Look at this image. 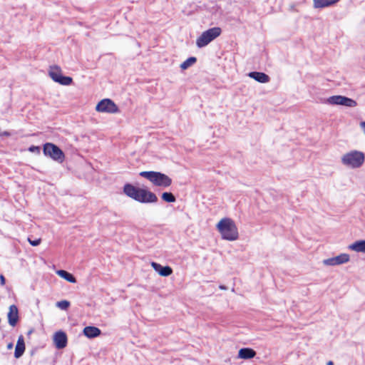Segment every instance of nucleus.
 Segmentation results:
<instances>
[{
  "label": "nucleus",
  "instance_id": "f257e3e1",
  "mask_svg": "<svg viewBox=\"0 0 365 365\" xmlns=\"http://www.w3.org/2000/svg\"><path fill=\"white\" fill-rule=\"evenodd\" d=\"M215 228L222 240L235 242L240 238V232L236 222L231 217H224L219 220Z\"/></svg>",
  "mask_w": 365,
  "mask_h": 365
},
{
  "label": "nucleus",
  "instance_id": "f03ea898",
  "mask_svg": "<svg viewBox=\"0 0 365 365\" xmlns=\"http://www.w3.org/2000/svg\"><path fill=\"white\" fill-rule=\"evenodd\" d=\"M123 192L126 196L140 203L158 202V197L153 192L146 188L137 187L129 183L123 186Z\"/></svg>",
  "mask_w": 365,
  "mask_h": 365
},
{
  "label": "nucleus",
  "instance_id": "7ed1b4c3",
  "mask_svg": "<svg viewBox=\"0 0 365 365\" xmlns=\"http://www.w3.org/2000/svg\"><path fill=\"white\" fill-rule=\"evenodd\" d=\"M365 163V153L358 150H350L341 156V163L350 170L361 168Z\"/></svg>",
  "mask_w": 365,
  "mask_h": 365
},
{
  "label": "nucleus",
  "instance_id": "20e7f679",
  "mask_svg": "<svg viewBox=\"0 0 365 365\" xmlns=\"http://www.w3.org/2000/svg\"><path fill=\"white\" fill-rule=\"evenodd\" d=\"M140 176L148 180L153 185L161 187H168L172 184V179L167 175L155 171H142Z\"/></svg>",
  "mask_w": 365,
  "mask_h": 365
},
{
  "label": "nucleus",
  "instance_id": "39448f33",
  "mask_svg": "<svg viewBox=\"0 0 365 365\" xmlns=\"http://www.w3.org/2000/svg\"><path fill=\"white\" fill-rule=\"evenodd\" d=\"M222 29L220 27H212L203 31L196 39V46L203 48L220 36Z\"/></svg>",
  "mask_w": 365,
  "mask_h": 365
},
{
  "label": "nucleus",
  "instance_id": "423d86ee",
  "mask_svg": "<svg viewBox=\"0 0 365 365\" xmlns=\"http://www.w3.org/2000/svg\"><path fill=\"white\" fill-rule=\"evenodd\" d=\"M95 110L98 113L111 115L120 113L118 106L110 98H103L99 101L95 106Z\"/></svg>",
  "mask_w": 365,
  "mask_h": 365
},
{
  "label": "nucleus",
  "instance_id": "0eeeda50",
  "mask_svg": "<svg viewBox=\"0 0 365 365\" xmlns=\"http://www.w3.org/2000/svg\"><path fill=\"white\" fill-rule=\"evenodd\" d=\"M324 103L329 106H341L347 108H355L357 102L344 96L335 95L324 99Z\"/></svg>",
  "mask_w": 365,
  "mask_h": 365
},
{
  "label": "nucleus",
  "instance_id": "6e6552de",
  "mask_svg": "<svg viewBox=\"0 0 365 365\" xmlns=\"http://www.w3.org/2000/svg\"><path fill=\"white\" fill-rule=\"evenodd\" d=\"M48 73L54 82L62 86H70L73 83V78L69 76H64L61 68L58 66H50Z\"/></svg>",
  "mask_w": 365,
  "mask_h": 365
},
{
  "label": "nucleus",
  "instance_id": "1a4fd4ad",
  "mask_svg": "<svg viewBox=\"0 0 365 365\" xmlns=\"http://www.w3.org/2000/svg\"><path fill=\"white\" fill-rule=\"evenodd\" d=\"M43 151L46 156L51 158L56 162L63 163L65 160V155L63 152L53 143H45L43 145Z\"/></svg>",
  "mask_w": 365,
  "mask_h": 365
},
{
  "label": "nucleus",
  "instance_id": "9d476101",
  "mask_svg": "<svg viewBox=\"0 0 365 365\" xmlns=\"http://www.w3.org/2000/svg\"><path fill=\"white\" fill-rule=\"evenodd\" d=\"M350 261V255L347 253H341L337 256L325 259L322 261L324 266L336 267L346 264Z\"/></svg>",
  "mask_w": 365,
  "mask_h": 365
},
{
  "label": "nucleus",
  "instance_id": "9b49d317",
  "mask_svg": "<svg viewBox=\"0 0 365 365\" xmlns=\"http://www.w3.org/2000/svg\"><path fill=\"white\" fill-rule=\"evenodd\" d=\"M53 344L56 349H62L67 346L68 338L63 331H58L53 336Z\"/></svg>",
  "mask_w": 365,
  "mask_h": 365
},
{
  "label": "nucleus",
  "instance_id": "f8f14e48",
  "mask_svg": "<svg viewBox=\"0 0 365 365\" xmlns=\"http://www.w3.org/2000/svg\"><path fill=\"white\" fill-rule=\"evenodd\" d=\"M153 269L162 277H168L173 273V269L169 266H162L159 263L152 262L150 263Z\"/></svg>",
  "mask_w": 365,
  "mask_h": 365
},
{
  "label": "nucleus",
  "instance_id": "ddd939ff",
  "mask_svg": "<svg viewBox=\"0 0 365 365\" xmlns=\"http://www.w3.org/2000/svg\"><path fill=\"white\" fill-rule=\"evenodd\" d=\"M9 324L11 327H15L19 321V310L16 305H11L7 314Z\"/></svg>",
  "mask_w": 365,
  "mask_h": 365
},
{
  "label": "nucleus",
  "instance_id": "4468645a",
  "mask_svg": "<svg viewBox=\"0 0 365 365\" xmlns=\"http://www.w3.org/2000/svg\"><path fill=\"white\" fill-rule=\"evenodd\" d=\"M348 249L357 253L365 254V240L354 241L348 245Z\"/></svg>",
  "mask_w": 365,
  "mask_h": 365
},
{
  "label": "nucleus",
  "instance_id": "2eb2a0df",
  "mask_svg": "<svg viewBox=\"0 0 365 365\" xmlns=\"http://www.w3.org/2000/svg\"><path fill=\"white\" fill-rule=\"evenodd\" d=\"M255 356L256 351L251 348H242L237 354V358L244 360L253 359Z\"/></svg>",
  "mask_w": 365,
  "mask_h": 365
},
{
  "label": "nucleus",
  "instance_id": "dca6fc26",
  "mask_svg": "<svg viewBox=\"0 0 365 365\" xmlns=\"http://www.w3.org/2000/svg\"><path fill=\"white\" fill-rule=\"evenodd\" d=\"M26 349L24 339L22 335L19 336L16 344L14 356L16 359L20 358L24 353Z\"/></svg>",
  "mask_w": 365,
  "mask_h": 365
},
{
  "label": "nucleus",
  "instance_id": "f3484780",
  "mask_svg": "<svg viewBox=\"0 0 365 365\" xmlns=\"http://www.w3.org/2000/svg\"><path fill=\"white\" fill-rule=\"evenodd\" d=\"M248 76L261 83H266L270 81L269 76L262 72H250L248 73Z\"/></svg>",
  "mask_w": 365,
  "mask_h": 365
},
{
  "label": "nucleus",
  "instance_id": "a211bd4d",
  "mask_svg": "<svg viewBox=\"0 0 365 365\" xmlns=\"http://www.w3.org/2000/svg\"><path fill=\"white\" fill-rule=\"evenodd\" d=\"M83 333L86 337L92 339L99 336L101 331L96 327L88 326L83 329Z\"/></svg>",
  "mask_w": 365,
  "mask_h": 365
},
{
  "label": "nucleus",
  "instance_id": "6ab92c4d",
  "mask_svg": "<svg viewBox=\"0 0 365 365\" xmlns=\"http://www.w3.org/2000/svg\"><path fill=\"white\" fill-rule=\"evenodd\" d=\"M339 0H313L314 6L317 9L324 8L327 6H330L336 3H337Z\"/></svg>",
  "mask_w": 365,
  "mask_h": 365
},
{
  "label": "nucleus",
  "instance_id": "aec40b11",
  "mask_svg": "<svg viewBox=\"0 0 365 365\" xmlns=\"http://www.w3.org/2000/svg\"><path fill=\"white\" fill-rule=\"evenodd\" d=\"M56 273L61 278L64 279L67 282L70 283H76V279L75 277L69 273L68 272L63 269H59L56 272Z\"/></svg>",
  "mask_w": 365,
  "mask_h": 365
},
{
  "label": "nucleus",
  "instance_id": "412c9836",
  "mask_svg": "<svg viewBox=\"0 0 365 365\" xmlns=\"http://www.w3.org/2000/svg\"><path fill=\"white\" fill-rule=\"evenodd\" d=\"M196 61L197 58L195 57H190L180 64V68L182 70H186L193 66Z\"/></svg>",
  "mask_w": 365,
  "mask_h": 365
},
{
  "label": "nucleus",
  "instance_id": "4be33fe9",
  "mask_svg": "<svg viewBox=\"0 0 365 365\" xmlns=\"http://www.w3.org/2000/svg\"><path fill=\"white\" fill-rule=\"evenodd\" d=\"M161 197L166 202H174L176 200L175 197L171 192H163Z\"/></svg>",
  "mask_w": 365,
  "mask_h": 365
},
{
  "label": "nucleus",
  "instance_id": "5701e85b",
  "mask_svg": "<svg viewBox=\"0 0 365 365\" xmlns=\"http://www.w3.org/2000/svg\"><path fill=\"white\" fill-rule=\"evenodd\" d=\"M70 306V302L67 300L59 301L56 303V307L62 310H66Z\"/></svg>",
  "mask_w": 365,
  "mask_h": 365
},
{
  "label": "nucleus",
  "instance_id": "b1692460",
  "mask_svg": "<svg viewBox=\"0 0 365 365\" xmlns=\"http://www.w3.org/2000/svg\"><path fill=\"white\" fill-rule=\"evenodd\" d=\"M29 151H30L31 153L39 154L40 153V147L32 145L29 148Z\"/></svg>",
  "mask_w": 365,
  "mask_h": 365
},
{
  "label": "nucleus",
  "instance_id": "393cba45",
  "mask_svg": "<svg viewBox=\"0 0 365 365\" xmlns=\"http://www.w3.org/2000/svg\"><path fill=\"white\" fill-rule=\"evenodd\" d=\"M28 241L30 243L31 245L32 246H38V245H40L41 243V239H37V240H31V239H28Z\"/></svg>",
  "mask_w": 365,
  "mask_h": 365
},
{
  "label": "nucleus",
  "instance_id": "a878e982",
  "mask_svg": "<svg viewBox=\"0 0 365 365\" xmlns=\"http://www.w3.org/2000/svg\"><path fill=\"white\" fill-rule=\"evenodd\" d=\"M359 126H360L363 133L365 135V121H361L359 123Z\"/></svg>",
  "mask_w": 365,
  "mask_h": 365
},
{
  "label": "nucleus",
  "instance_id": "bb28decb",
  "mask_svg": "<svg viewBox=\"0 0 365 365\" xmlns=\"http://www.w3.org/2000/svg\"><path fill=\"white\" fill-rule=\"evenodd\" d=\"M0 282H1V285L5 284V278L2 274L0 275Z\"/></svg>",
  "mask_w": 365,
  "mask_h": 365
},
{
  "label": "nucleus",
  "instance_id": "cd10ccee",
  "mask_svg": "<svg viewBox=\"0 0 365 365\" xmlns=\"http://www.w3.org/2000/svg\"><path fill=\"white\" fill-rule=\"evenodd\" d=\"M0 135L9 136L10 135V133L8 132V131H4L2 133H1Z\"/></svg>",
  "mask_w": 365,
  "mask_h": 365
},
{
  "label": "nucleus",
  "instance_id": "c85d7f7f",
  "mask_svg": "<svg viewBox=\"0 0 365 365\" xmlns=\"http://www.w3.org/2000/svg\"><path fill=\"white\" fill-rule=\"evenodd\" d=\"M13 348V344L12 343H9L8 345H7V349H11Z\"/></svg>",
  "mask_w": 365,
  "mask_h": 365
},
{
  "label": "nucleus",
  "instance_id": "c756f323",
  "mask_svg": "<svg viewBox=\"0 0 365 365\" xmlns=\"http://www.w3.org/2000/svg\"><path fill=\"white\" fill-rule=\"evenodd\" d=\"M327 365H334V363L331 361L327 362Z\"/></svg>",
  "mask_w": 365,
  "mask_h": 365
}]
</instances>
